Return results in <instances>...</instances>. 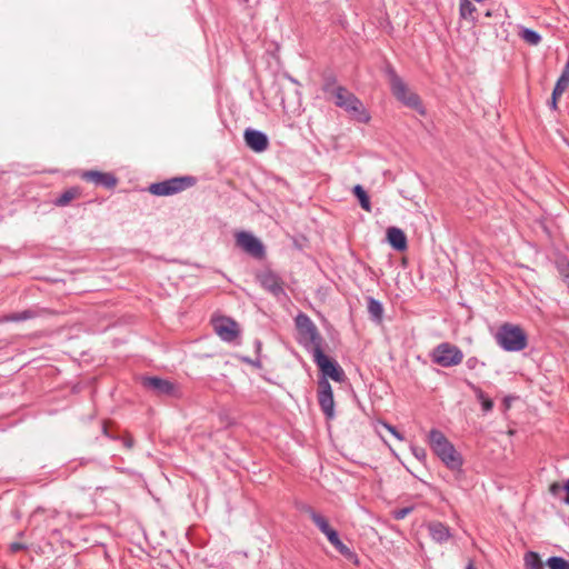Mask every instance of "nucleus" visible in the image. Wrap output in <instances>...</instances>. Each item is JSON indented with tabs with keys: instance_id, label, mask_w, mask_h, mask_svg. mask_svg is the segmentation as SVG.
<instances>
[{
	"instance_id": "f257e3e1",
	"label": "nucleus",
	"mask_w": 569,
	"mask_h": 569,
	"mask_svg": "<svg viewBox=\"0 0 569 569\" xmlns=\"http://www.w3.org/2000/svg\"><path fill=\"white\" fill-rule=\"evenodd\" d=\"M323 91L331 94L335 98V104L343 109L351 119L361 123L369 122L370 114L363 103L347 88L337 86L335 81H327L323 84Z\"/></svg>"
},
{
	"instance_id": "f03ea898",
	"label": "nucleus",
	"mask_w": 569,
	"mask_h": 569,
	"mask_svg": "<svg viewBox=\"0 0 569 569\" xmlns=\"http://www.w3.org/2000/svg\"><path fill=\"white\" fill-rule=\"evenodd\" d=\"M428 438L432 451L446 467L452 471H460L463 465V458L443 432L438 429H432Z\"/></svg>"
},
{
	"instance_id": "7ed1b4c3",
	"label": "nucleus",
	"mask_w": 569,
	"mask_h": 569,
	"mask_svg": "<svg viewBox=\"0 0 569 569\" xmlns=\"http://www.w3.org/2000/svg\"><path fill=\"white\" fill-rule=\"evenodd\" d=\"M387 76L391 92L397 100L423 116L426 110L419 96L407 86L391 67L387 69Z\"/></svg>"
},
{
	"instance_id": "20e7f679",
	"label": "nucleus",
	"mask_w": 569,
	"mask_h": 569,
	"mask_svg": "<svg viewBox=\"0 0 569 569\" xmlns=\"http://www.w3.org/2000/svg\"><path fill=\"white\" fill-rule=\"evenodd\" d=\"M497 343L506 351L517 352L528 345L526 332L520 326L509 322L502 323L495 335Z\"/></svg>"
},
{
	"instance_id": "39448f33",
	"label": "nucleus",
	"mask_w": 569,
	"mask_h": 569,
	"mask_svg": "<svg viewBox=\"0 0 569 569\" xmlns=\"http://www.w3.org/2000/svg\"><path fill=\"white\" fill-rule=\"evenodd\" d=\"M296 327L299 332V341L306 348L311 349L312 355L317 352V350H321L322 338L312 322V320L305 313H299L296 317Z\"/></svg>"
},
{
	"instance_id": "423d86ee",
	"label": "nucleus",
	"mask_w": 569,
	"mask_h": 569,
	"mask_svg": "<svg viewBox=\"0 0 569 569\" xmlns=\"http://www.w3.org/2000/svg\"><path fill=\"white\" fill-rule=\"evenodd\" d=\"M197 183L192 176L174 177L160 182L151 183L148 191L158 197H168L180 193Z\"/></svg>"
},
{
	"instance_id": "0eeeda50",
	"label": "nucleus",
	"mask_w": 569,
	"mask_h": 569,
	"mask_svg": "<svg viewBox=\"0 0 569 569\" xmlns=\"http://www.w3.org/2000/svg\"><path fill=\"white\" fill-rule=\"evenodd\" d=\"M431 361L442 368H450L460 365L463 360V352L456 345L441 342L430 353Z\"/></svg>"
},
{
	"instance_id": "6e6552de",
	"label": "nucleus",
	"mask_w": 569,
	"mask_h": 569,
	"mask_svg": "<svg viewBox=\"0 0 569 569\" xmlns=\"http://www.w3.org/2000/svg\"><path fill=\"white\" fill-rule=\"evenodd\" d=\"M142 387L156 396L179 397V386L168 379L159 377H142Z\"/></svg>"
},
{
	"instance_id": "1a4fd4ad",
	"label": "nucleus",
	"mask_w": 569,
	"mask_h": 569,
	"mask_svg": "<svg viewBox=\"0 0 569 569\" xmlns=\"http://www.w3.org/2000/svg\"><path fill=\"white\" fill-rule=\"evenodd\" d=\"M313 361L323 375V378H330L336 382H342L346 378L345 371L337 361L326 356L321 350H317L313 355Z\"/></svg>"
},
{
	"instance_id": "9d476101",
	"label": "nucleus",
	"mask_w": 569,
	"mask_h": 569,
	"mask_svg": "<svg viewBox=\"0 0 569 569\" xmlns=\"http://www.w3.org/2000/svg\"><path fill=\"white\" fill-rule=\"evenodd\" d=\"M214 332L227 342H232L240 335L239 325L229 317H218L212 320Z\"/></svg>"
},
{
	"instance_id": "9b49d317",
	"label": "nucleus",
	"mask_w": 569,
	"mask_h": 569,
	"mask_svg": "<svg viewBox=\"0 0 569 569\" xmlns=\"http://www.w3.org/2000/svg\"><path fill=\"white\" fill-rule=\"evenodd\" d=\"M318 402L328 419L335 417V400L331 385L326 378H321L318 382Z\"/></svg>"
},
{
	"instance_id": "f8f14e48",
	"label": "nucleus",
	"mask_w": 569,
	"mask_h": 569,
	"mask_svg": "<svg viewBox=\"0 0 569 569\" xmlns=\"http://www.w3.org/2000/svg\"><path fill=\"white\" fill-rule=\"evenodd\" d=\"M237 244L254 258H261L264 249L259 239L249 232L241 231L236 236Z\"/></svg>"
},
{
	"instance_id": "ddd939ff",
	"label": "nucleus",
	"mask_w": 569,
	"mask_h": 569,
	"mask_svg": "<svg viewBox=\"0 0 569 569\" xmlns=\"http://www.w3.org/2000/svg\"><path fill=\"white\" fill-rule=\"evenodd\" d=\"M258 280L263 289L274 297L284 296L282 279L272 271H263L258 276Z\"/></svg>"
},
{
	"instance_id": "4468645a",
	"label": "nucleus",
	"mask_w": 569,
	"mask_h": 569,
	"mask_svg": "<svg viewBox=\"0 0 569 569\" xmlns=\"http://www.w3.org/2000/svg\"><path fill=\"white\" fill-rule=\"evenodd\" d=\"M81 179L92 182L96 186H102L107 189H113L118 182V179L112 173L97 170L83 171L81 173Z\"/></svg>"
},
{
	"instance_id": "2eb2a0df",
	"label": "nucleus",
	"mask_w": 569,
	"mask_h": 569,
	"mask_svg": "<svg viewBox=\"0 0 569 569\" xmlns=\"http://www.w3.org/2000/svg\"><path fill=\"white\" fill-rule=\"evenodd\" d=\"M246 144L256 152H263L269 147L268 137L254 129H247L243 134Z\"/></svg>"
},
{
	"instance_id": "dca6fc26",
	"label": "nucleus",
	"mask_w": 569,
	"mask_h": 569,
	"mask_svg": "<svg viewBox=\"0 0 569 569\" xmlns=\"http://www.w3.org/2000/svg\"><path fill=\"white\" fill-rule=\"evenodd\" d=\"M430 537L438 543L448 541L451 532L448 526L440 521H431L427 525Z\"/></svg>"
},
{
	"instance_id": "f3484780",
	"label": "nucleus",
	"mask_w": 569,
	"mask_h": 569,
	"mask_svg": "<svg viewBox=\"0 0 569 569\" xmlns=\"http://www.w3.org/2000/svg\"><path fill=\"white\" fill-rule=\"evenodd\" d=\"M387 239L396 250L403 251L407 249V237L401 229L397 227L388 228Z\"/></svg>"
},
{
	"instance_id": "a211bd4d",
	"label": "nucleus",
	"mask_w": 569,
	"mask_h": 569,
	"mask_svg": "<svg viewBox=\"0 0 569 569\" xmlns=\"http://www.w3.org/2000/svg\"><path fill=\"white\" fill-rule=\"evenodd\" d=\"M477 8L470 0H459V14L460 18L466 19L475 23L477 21L476 13Z\"/></svg>"
},
{
	"instance_id": "6ab92c4d",
	"label": "nucleus",
	"mask_w": 569,
	"mask_h": 569,
	"mask_svg": "<svg viewBox=\"0 0 569 569\" xmlns=\"http://www.w3.org/2000/svg\"><path fill=\"white\" fill-rule=\"evenodd\" d=\"M525 569H545L540 556L535 551H527L523 556Z\"/></svg>"
},
{
	"instance_id": "aec40b11",
	"label": "nucleus",
	"mask_w": 569,
	"mask_h": 569,
	"mask_svg": "<svg viewBox=\"0 0 569 569\" xmlns=\"http://www.w3.org/2000/svg\"><path fill=\"white\" fill-rule=\"evenodd\" d=\"M80 196V191L78 188H70L63 191L58 198L54 200V204L58 207H64L69 204L72 200L77 199Z\"/></svg>"
},
{
	"instance_id": "412c9836",
	"label": "nucleus",
	"mask_w": 569,
	"mask_h": 569,
	"mask_svg": "<svg viewBox=\"0 0 569 569\" xmlns=\"http://www.w3.org/2000/svg\"><path fill=\"white\" fill-rule=\"evenodd\" d=\"M368 312L372 320L381 322L383 316V307L375 298H368Z\"/></svg>"
},
{
	"instance_id": "4be33fe9",
	"label": "nucleus",
	"mask_w": 569,
	"mask_h": 569,
	"mask_svg": "<svg viewBox=\"0 0 569 569\" xmlns=\"http://www.w3.org/2000/svg\"><path fill=\"white\" fill-rule=\"evenodd\" d=\"M36 316H37V313L32 310H23L20 312H13V313L7 315L1 319V321L2 322H9V321L19 322V321H26V320L32 319Z\"/></svg>"
},
{
	"instance_id": "5701e85b",
	"label": "nucleus",
	"mask_w": 569,
	"mask_h": 569,
	"mask_svg": "<svg viewBox=\"0 0 569 569\" xmlns=\"http://www.w3.org/2000/svg\"><path fill=\"white\" fill-rule=\"evenodd\" d=\"M310 518L312 519L313 523L318 527V529L326 535L329 532L332 528L329 526L328 520L321 516L320 513L316 512L313 509L308 510Z\"/></svg>"
},
{
	"instance_id": "b1692460",
	"label": "nucleus",
	"mask_w": 569,
	"mask_h": 569,
	"mask_svg": "<svg viewBox=\"0 0 569 569\" xmlns=\"http://www.w3.org/2000/svg\"><path fill=\"white\" fill-rule=\"evenodd\" d=\"M353 194L358 198L361 208L363 210L370 212L371 211V203H370L369 196L367 194V192L365 191V189L360 184L355 186Z\"/></svg>"
},
{
	"instance_id": "393cba45",
	"label": "nucleus",
	"mask_w": 569,
	"mask_h": 569,
	"mask_svg": "<svg viewBox=\"0 0 569 569\" xmlns=\"http://www.w3.org/2000/svg\"><path fill=\"white\" fill-rule=\"evenodd\" d=\"M519 36L526 43L530 46H537L541 41V36L538 32L528 28L521 29Z\"/></svg>"
},
{
	"instance_id": "a878e982",
	"label": "nucleus",
	"mask_w": 569,
	"mask_h": 569,
	"mask_svg": "<svg viewBox=\"0 0 569 569\" xmlns=\"http://www.w3.org/2000/svg\"><path fill=\"white\" fill-rule=\"evenodd\" d=\"M471 388H472L473 392L476 393L477 399L480 401V403L482 406V410L485 412L490 411L493 408L492 400L490 398H488L480 388H478L473 385L471 386Z\"/></svg>"
},
{
	"instance_id": "bb28decb",
	"label": "nucleus",
	"mask_w": 569,
	"mask_h": 569,
	"mask_svg": "<svg viewBox=\"0 0 569 569\" xmlns=\"http://www.w3.org/2000/svg\"><path fill=\"white\" fill-rule=\"evenodd\" d=\"M546 565L549 569H569V561L561 557H550Z\"/></svg>"
},
{
	"instance_id": "cd10ccee",
	"label": "nucleus",
	"mask_w": 569,
	"mask_h": 569,
	"mask_svg": "<svg viewBox=\"0 0 569 569\" xmlns=\"http://www.w3.org/2000/svg\"><path fill=\"white\" fill-rule=\"evenodd\" d=\"M333 547L347 558H351L353 556V552L341 540H339Z\"/></svg>"
},
{
	"instance_id": "c85d7f7f",
	"label": "nucleus",
	"mask_w": 569,
	"mask_h": 569,
	"mask_svg": "<svg viewBox=\"0 0 569 569\" xmlns=\"http://www.w3.org/2000/svg\"><path fill=\"white\" fill-rule=\"evenodd\" d=\"M412 511L411 507H405L393 511V517L397 520L405 519Z\"/></svg>"
},
{
	"instance_id": "c756f323",
	"label": "nucleus",
	"mask_w": 569,
	"mask_h": 569,
	"mask_svg": "<svg viewBox=\"0 0 569 569\" xmlns=\"http://www.w3.org/2000/svg\"><path fill=\"white\" fill-rule=\"evenodd\" d=\"M412 453L420 461H423L427 458V452L421 447H412Z\"/></svg>"
},
{
	"instance_id": "7c9ffc66",
	"label": "nucleus",
	"mask_w": 569,
	"mask_h": 569,
	"mask_svg": "<svg viewBox=\"0 0 569 569\" xmlns=\"http://www.w3.org/2000/svg\"><path fill=\"white\" fill-rule=\"evenodd\" d=\"M381 425L385 429H387L390 433H392L397 439L403 440V437L401 436V433L398 432L393 426H391L387 422H381Z\"/></svg>"
},
{
	"instance_id": "2f4dec72",
	"label": "nucleus",
	"mask_w": 569,
	"mask_h": 569,
	"mask_svg": "<svg viewBox=\"0 0 569 569\" xmlns=\"http://www.w3.org/2000/svg\"><path fill=\"white\" fill-rule=\"evenodd\" d=\"M325 536L328 538L332 546H335L340 540L339 535L335 529H331Z\"/></svg>"
},
{
	"instance_id": "473e14b6",
	"label": "nucleus",
	"mask_w": 569,
	"mask_h": 569,
	"mask_svg": "<svg viewBox=\"0 0 569 569\" xmlns=\"http://www.w3.org/2000/svg\"><path fill=\"white\" fill-rule=\"evenodd\" d=\"M27 549V546L23 545V543H20V542H12L10 543L9 546V550L12 552V553H17L19 551H22V550H26Z\"/></svg>"
},
{
	"instance_id": "72a5a7b5",
	"label": "nucleus",
	"mask_w": 569,
	"mask_h": 569,
	"mask_svg": "<svg viewBox=\"0 0 569 569\" xmlns=\"http://www.w3.org/2000/svg\"><path fill=\"white\" fill-rule=\"evenodd\" d=\"M563 489V486H561L559 482H552L549 487V492L552 495V496H558V493L560 492V490Z\"/></svg>"
},
{
	"instance_id": "f704fd0d",
	"label": "nucleus",
	"mask_w": 569,
	"mask_h": 569,
	"mask_svg": "<svg viewBox=\"0 0 569 569\" xmlns=\"http://www.w3.org/2000/svg\"><path fill=\"white\" fill-rule=\"evenodd\" d=\"M468 369L473 370L479 365V360L476 357H471L466 361Z\"/></svg>"
},
{
	"instance_id": "c9c22d12",
	"label": "nucleus",
	"mask_w": 569,
	"mask_h": 569,
	"mask_svg": "<svg viewBox=\"0 0 569 569\" xmlns=\"http://www.w3.org/2000/svg\"><path fill=\"white\" fill-rule=\"evenodd\" d=\"M563 490L566 491V497L562 500L565 503L569 505V479L565 482Z\"/></svg>"
},
{
	"instance_id": "e433bc0d",
	"label": "nucleus",
	"mask_w": 569,
	"mask_h": 569,
	"mask_svg": "<svg viewBox=\"0 0 569 569\" xmlns=\"http://www.w3.org/2000/svg\"><path fill=\"white\" fill-rule=\"evenodd\" d=\"M557 100H558V99H555V96L552 94V96H551V108H552V109H556V108H557Z\"/></svg>"
},
{
	"instance_id": "4c0bfd02",
	"label": "nucleus",
	"mask_w": 569,
	"mask_h": 569,
	"mask_svg": "<svg viewBox=\"0 0 569 569\" xmlns=\"http://www.w3.org/2000/svg\"><path fill=\"white\" fill-rule=\"evenodd\" d=\"M466 569H477V568L475 567L473 561H472V560H470V561L468 562V565H467Z\"/></svg>"
},
{
	"instance_id": "58836bf2",
	"label": "nucleus",
	"mask_w": 569,
	"mask_h": 569,
	"mask_svg": "<svg viewBox=\"0 0 569 569\" xmlns=\"http://www.w3.org/2000/svg\"><path fill=\"white\" fill-rule=\"evenodd\" d=\"M486 17L490 18L492 17V11L491 10H488L486 13H485Z\"/></svg>"
}]
</instances>
